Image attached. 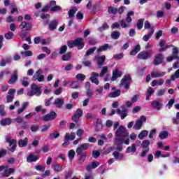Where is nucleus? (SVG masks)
<instances>
[{
	"label": "nucleus",
	"instance_id": "obj_14",
	"mask_svg": "<svg viewBox=\"0 0 179 179\" xmlns=\"http://www.w3.org/2000/svg\"><path fill=\"white\" fill-rule=\"evenodd\" d=\"M6 142H7V143H9L11 148L10 150L12 152H15V150H16V140L11 139L10 136H7L6 137Z\"/></svg>",
	"mask_w": 179,
	"mask_h": 179
},
{
	"label": "nucleus",
	"instance_id": "obj_7",
	"mask_svg": "<svg viewBox=\"0 0 179 179\" xmlns=\"http://www.w3.org/2000/svg\"><path fill=\"white\" fill-rule=\"evenodd\" d=\"M116 136L128 138V132H127L123 126H120L116 131Z\"/></svg>",
	"mask_w": 179,
	"mask_h": 179
},
{
	"label": "nucleus",
	"instance_id": "obj_25",
	"mask_svg": "<svg viewBox=\"0 0 179 179\" xmlns=\"http://www.w3.org/2000/svg\"><path fill=\"white\" fill-rule=\"evenodd\" d=\"M5 167L6 168H4V173H3V177H9V176L15 173V169H13V168L8 169V166H5Z\"/></svg>",
	"mask_w": 179,
	"mask_h": 179
},
{
	"label": "nucleus",
	"instance_id": "obj_55",
	"mask_svg": "<svg viewBox=\"0 0 179 179\" xmlns=\"http://www.w3.org/2000/svg\"><path fill=\"white\" fill-rule=\"evenodd\" d=\"M108 29H110V26H108L107 23H105L101 27L98 28V31H104V30H108Z\"/></svg>",
	"mask_w": 179,
	"mask_h": 179
},
{
	"label": "nucleus",
	"instance_id": "obj_29",
	"mask_svg": "<svg viewBox=\"0 0 179 179\" xmlns=\"http://www.w3.org/2000/svg\"><path fill=\"white\" fill-rule=\"evenodd\" d=\"M122 74L121 73V72L118 70H115L113 72V76H112V78H111V80L113 82H114L115 80H117V79H118V78L121 77Z\"/></svg>",
	"mask_w": 179,
	"mask_h": 179
},
{
	"label": "nucleus",
	"instance_id": "obj_37",
	"mask_svg": "<svg viewBox=\"0 0 179 179\" xmlns=\"http://www.w3.org/2000/svg\"><path fill=\"white\" fill-rule=\"evenodd\" d=\"M29 107V102H24L22 106L17 110V114H22Z\"/></svg>",
	"mask_w": 179,
	"mask_h": 179
},
{
	"label": "nucleus",
	"instance_id": "obj_51",
	"mask_svg": "<svg viewBox=\"0 0 179 179\" xmlns=\"http://www.w3.org/2000/svg\"><path fill=\"white\" fill-rule=\"evenodd\" d=\"M69 87L71 89H79V85L78 83H76V81L69 82Z\"/></svg>",
	"mask_w": 179,
	"mask_h": 179
},
{
	"label": "nucleus",
	"instance_id": "obj_2",
	"mask_svg": "<svg viewBox=\"0 0 179 179\" xmlns=\"http://www.w3.org/2000/svg\"><path fill=\"white\" fill-rule=\"evenodd\" d=\"M131 82H132V78H131V75L127 74L121 80L120 87H124L126 89V90H128L131 86Z\"/></svg>",
	"mask_w": 179,
	"mask_h": 179
},
{
	"label": "nucleus",
	"instance_id": "obj_24",
	"mask_svg": "<svg viewBox=\"0 0 179 179\" xmlns=\"http://www.w3.org/2000/svg\"><path fill=\"white\" fill-rule=\"evenodd\" d=\"M166 75V72H159V71H153L151 72V78H163Z\"/></svg>",
	"mask_w": 179,
	"mask_h": 179
},
{
	"label": "nucleus",
	"instance_id": "obj_54",
	"mask_svg": "<svg viewBox=\"0 0 179 179\" xmlns=\"http://www.w3.org/2000/svg\"><path fill=\"white\" fill-rule=\"evenodd\" d=\"M29 78L28 77H24L22 78V80H21V83L22 85V86H24L25 87H27V86H29Z\"/></svg>",
	"mask_w": 179,
	"mask_h": 179
},
{
	"label": "nucleus",
	"instance_id": "obj_23",
	"mask_svg": "<svg viewBox=\"0 0 179 179\" xmlns=\"http://www.w3.org/2000/svg\"><path fill=\"white\" fill-rule=\"evenodd\" d=\"M111 48H113V46L106 43L102 46H100L97 49L96 52L98 54H100V52H103V51H107V50H111Z\"/></svg>",
	"mask_w": 179,
	"mask_h": 179
},
{
	"label": "nucleus",
	"instance_id": "obj_46",
	"mask_svg": "<svg viewBox=\"0 0 179 179\" xmlns=\"http://www.w3.org/2000/svg\"><path fill=\"white\" fill-rule=\"evenodd\" d=\"M76 78L77 80H79V82H83V80L86 79V76L83 73H78L76 76Z\"/></svg>",
	"mask_w": 179,
	"mask_h": 179
},
{
	"label": "nucleus",
	"instance_id": "obj_10",
	"mask_svg": "<svg viewBox=\"0 0 179 179\" xmlns=\"http://www.w3.org/2000/svg\"><path fill=\"white\" fill-rule=\"evenodd\" d=\"M118 115H120L121 120H124L125 117L128 115V109L124 106L117 108L116 111Z\"/></svg>",
	"mask_w": 179,
	"mask_h": 179
},
{
	"label": "nucleus",
	"instance_id": "obj_21",
	"mask_svg": "<svg viewBox=\"0 0 179 179\" xmlns=\"http://www.w3.org/2000/svg\"><path fill=\"white\" fill-rule=\"evenodd\" d=\"M74 44L76 47H78V50H82V48L85 47V43H83V38H78L76 40H75Z\"/></svg>",
	"mask_w": 179,
	"mask_h": 179
},
{
	"label": "nucleus",
	"instance_id": "obj_53",
	"mask_svg": "<svg viewBox=\"0 0 179 179\" xmlns=\"http://www.w3.org/2000/svg\"><path fill=\"white\" fill-rule=\"evenodd\" d=\"M71 57H72V53L68 52L62 57V61H69V59H71Z\"/></svg>",
	"mask_w": 179,
	"mask_h": 179
},
{
	"label": "nucleus",
	"instance_id": "obj_9",
	"mask_svg": "<svg viewBox=\"0 0 179 179\" xmlns=\"http://www.w3.org/2000/svg\"><path fill=\"white\" fill-rule=\"evenodd\" d=\"M94 61L96 62L98 66L101 68L102 66L104 65V62H106V56L105 55H96L94 58Z\"/></svg>",
	"mask_w": 179,
	"mask_h": 179
},
{
	"label": "nucleus",
	"instance_id": "obj_18",
	"mask_svg": "<svg viewBox=\"0 0 179 179\" xmlns=\"http://www.w3.org/2000/svg\"><path fill=\"white\" fill-rule=\"evenodd\" d=\"M164 59V56L163 55V54H158L157 55H155V57L153 61V64L154 65H160V64L163 63V60Z\"/></svg>",
	"mask_w": 179,
	"mask_h": 179
},
{
	"label": "nucleus",
	"instance_id": "obj_61",
	"mask_svg": "<svg viewBox=\"0 0 179 179\" xmlns=\"http://www.w3.org/2000/svg\"><path fill=\"white\" fill-rule=\"evenodd\" d=\"M50 127H51V124H43L41 127V132H47V131L50 129Z\"/></svg>",
	"mask_w": 179,
	"mask_h": 179
},
{
	"label": "nucleus",
	"instance_id": "obj_27",
	"mask_svg": "<svg viewBox=\"0 0 179 179\" xmlns=\"http://www.w3.org/2000/svg\"><path fill=\"white\" fill-rule=\"evenodd\" d=\"M136 146H138L136 144H131L127 148L126 153H131L134 155L136 152Z\"/></svg>",
	"mask_w": 179,
	"mask_h": 179
},
{
	"label": "nucleus",
	"instance_id": "obj_11",
	"mask_svg": "<svg viewBox=\"0 0 179 179\" xmlns=\"http://www.w3.org/2000/svg\"><path fill=\"white\" fill-rule=\"evenodd\" d=\"M122 143L124 145H129V138L128 137H117L115 140V145H122Z\"/></svg>",
	"mask_w": 179,
	"mask_h": 179
},
{
	"label": "nucleus",
	"instance_id": "obj_52",
	"mask_svg": "<svg viewBox=\"0 0 179 179\" xmlns=\"http://www.w3.org/2000/svg\"><path fill=\"white\" fill-rule=\"evenodd\" d=\"M64 142L62 144V146H68L69 145V133H66L64 136Z\"/></svg>",
	"mask_w": 179,
	"mask_h": 179
},
{
	"label": "nucleus",
	"instance_id": "obj_6",
	"mask_svg": "<svg viewBox=\"0 0 179 179\" xmlns=\"http://www.w3.org/2000/svg\"><path fill=\"white\" fill-rule=\"evenodd\" d=\"M143 122H146V117L145 116H141L139 120H138L134 126V129H136V131H139L142 128V126L143 125Z\"/></svg>",
	"mask_w": 179,
	"mask_h": 179
},
{
	"label": "nucleus",
	"instance_id": "obj_34",
	"mask_svg": "<svg viewBox=\"0 0 179 179\" xmlns=\"http://www.w3.org/2000/svg\"><path fill=\"white\" fill-rule=\"evenodd\" d=\"M1 125L6 127V125H10L12 124V120L10 118H4L0 121Z\"/></svg>",
	"mask_w": 179,
	"mask_h": 179
},
{
	"label": "nucleus",
	"instance_id": "obj_57",
	"mask_svg": "<svg viewBox=\"0 0 179 179\" xmlns=\"http://www.w3.org/2000/svg\"><path fill=\"white\" fill-rule=\"evenodd\" d=\"M179 78V69L175 72L174 74L171 76V80H176V79H178Z\"/></svg>",
	"mask_w": 179,
	"mask_h": 179
},
{
	"label": "nucleus",
	"instance_id": "obj_38",
	"mask_svg": "<svg viewBox=\"0 0 179 179\" xmlns=\"http://www.w3.org/2000/svg\"><path fill=\"white\" fill-rule=\"evenodd\" d=\"M108 13L110 15H117L118 13V9L113 6L108 7Z\"/></svg>",
	"mask_w": 179,
	"mask_h": 179
},
{
	"label": "nucleus",
	"instance_id": "obj_3",
	"mask_svg": "<svg viewBox=\"0 0 179 179\" xmlns=\"http://www.w3.org/2000/svg\"><path fill=\"white\" fill-rule=\"evenodd\" d=\"M27 96L33 97V96H41V90L36 84H32L31 86V90L27 92Z\"/></svg>",
	"mask_w": 179,
	"mask_h": 179
},
{
	"label": "nucleus",
	"instance_id": "obj_17",
	"mask_svg": "<svg viewBox=\"0 0 179 179\" xmlns=\"http://www.w3.org/2000/svg\"><path fill=\"white\" fill-rule=\"evenodd\" d=\"M99 73L92 72L91 73V76L90 77V80H91L92 83H94L96 85H99L100 82L99 81Z\"/></svg>",
	"mask_w": 179,
	"mask_h": 179
},
{
	"label": "nucleus",
	"instance_id": "obj_49",
	"mask_svg": "<svg viewBox=\"0 0 179 179\" xmlns=\"http://www.w3.org/2000/svg\"><path fill=\"white\" fill-rule=\"evenodd\" d=\"M148 134H149V131H148V130H143L138 134V138L143 139V138H145V136H148Z\"/></svg>",
	"mask_w": 179,
	"mask_h": 179
},
{
	"label": "nucleus",
	"instance_id": "obj_32",
	"mask_svg": "<svg viewBox=\"0 0 179 179\" xmlns=\"http://www.w3.org/2000/svg\"><path fill=\"white\" fill-rule=\"evenodd\" d=\"M153 33H155V29H153V28H150V29L148 32V34L145 35L143 37V41H149V38H150V37H152V36L153 35Z\"/></svg>",
	"mask_w": 179,
	"mask_h": 179
},
{
	"label": "nucleus",
	"instance_id": "obj_62",
	"mask_svg": "<svg viewBox=\"0 0 179 179\" xmlns=\"http://www.w3.org/2000/svg\"><path fill=\"white\" fill-rule=\"evenodd\" d=\"M57 138H59V134L57 131L51 134L49 136V139H57Z\"/></svg>",
	"mask_w": 179,
	"mask_h": 179
},
{
	"label": "nucleus",
	"instance_id": "obj_45",
	"mask_svg": "<svg viewBox=\"0 0 179 179\" xmlns=\"http://www.w3.org/2000/svg\"><path fill=\"white\" fill-rule=\"evenodd\" d=\"M169 136V132L166 131H162L159 134V138L160 139H166Z\"/></svg>",
	"mask_w": 179,
	"mask_h": 179
},
{
	"label": "nucleus",
	"instance_id": "obj_39",
	"mask_svg": "<svg viewBox=\"0 0 179 179\" xmlns=\"http://www.w3.org/2000/svg\"><path fill=\"white\" fill-rule=\"evenodd\" d=\"M110 36L113 40H118L120 38V36H121V33H120V31H113L111 33Z\"/></svg>",
	"mask_w": 179,
	"mask_h": 179
},
{
	"label": "nucleus",
	"instance_id": "obj_15",
	"mask_svg": "<svg viewBox=\"0 0 179 179\" xmlns=\"http://www.w3.org/2000/svg\"><path fill=\"white\" fill-rule=\"evenodd\" d=\"M112 90L113 92L108 94V97H110V99H115V97L121 96V90H116L115 87H113Z\"/></svg>",
	"mask_w": 179,
	"mask_h": 179
},
{
	"label": "nucleus",
	"instance_id": "obj_4",
	"mask_svg": "<svg viewBox=\"0 0 179 179\" xmlns=\"http://www.w3.org/2000/svg\"><path fill=\"white\" fill-rule=\"evenodd\" d=\"M45 79V77L43 75V70H41V69L36 71L32 77V80L34 81L44 82Z\"/></svg>",
	"mask_w": 179,
	"mask_h": 179
},
{
	"label": "nucleus",
	"instance_id": "obj_20",
	"mask_svg": "<svg viewBox=\"0 0 179 179\" xmlns=\"http://www.w3.org/2000/svg\"><path fill=\"white\" fill-rule=\"evenodd\" d=\"M100 166V163L97 161L92 162L91 164L86 166L85 169L87 171H90V170H93L94 169H97Z\"/></svg>",
	"mask_w": 179,
	"mask_h": 179
},
{
	"label": "nucleus",
	"instance_id": "obj_43",
	"mask_svg": "<svg viewBox=\"0 0 179 179\" xmlns=\"http://www.w3.org/2000/svg\"><path fill=\"white\" fill-rule=\"evenodd\" d=\"M147 92H148V94H147L145 99L149 100V99H150V96H152V94H153V93H155V90H153L152 87H150L147 90Z\"/></svg>",
	"mask_w": 179,
	"mask_h": 179
},
{
	"label": "nucleus",
	"instance_id": "obj_16",
	"mask_svg": "<svg viewBox=\"0 0 179 179\" xmlns=\"http://www.w3.org/2000/svg\"><path fill=\"white\" fill-rule=\"evenodd\" d=\"M17 73H18L17 69H16L13 71V75L11 76L9 80L8 81V83L9 85H15V83H16V82H17V79H18Z\"/></svg>",
	"mask_w": 179,
	"mask_h": 179
},
{
	"label": "nucleus",
	"instance_id": "obj_13",
	"mask_svg": "<svg viewBox=\"0 0 179 179\" xmlns=\"http://www.w3.org/2000/svg\"><path fill=\"white\" fill-rule=\"evenodd\" d=\"M159 45L160 48L158 50L159 52H163L164 51H166L167 48H170V47H173V45H166V41L162 39L159 43Z\"/></svg>",
	"mask_w": 179,
	"mask_h": 179
},
{
	"label": "nucleus",
	"instance_id": "obj_47",
	"mask_svg": "<svg viewBox=\"0 0 179 179\" xmlns=\"http://www.w3.org/2000/svg\"><path fill=\"white\" fill-rule=\"evenodd\" d=\"M150 145V141H149V140H144L141 143V146L143 149H149Z\"/></svg>",
	"mask_w": 179,
	"mask_h": 179
},
{
	"label": "nucleus",
	"instance_id": "obj_44",
	"mask_svg": "<svg viewBox=\"0 0 179 179\" xmlns=\"http://www.w3.org/2000/svg\"><path fill=\"white\" fill-rule=\"evenodd\" d=\"M145 22V18H141L138 20L136 26L138 30H141L143 27V22Z\"/></svg>",
	"mask_w": 179,
	"mask_h": 179
},
{
	"label": "nucleus",
	"instance_id": "obj_22",
	"mask_svg": "<svg viewBox=\"0 0 179 179\" xmlns=\"http://www.w3.org/2000/svg\"><path fill=\"white\" fill-rule=\"evenodd\" d=\"M151 106L155 110H157V111L162 110V107H163V103H162L159 101H152L151 103Z\"/></svg>",
	"mask_w": 179,
	"mask_h": 179
},
{
	"label": "nucleus",
	"instance_id": "obj_19",
	"mask_svg": "<svg viewBox=\"0 0 179 179\" xmlns=\"http://www.w3.org/2000/svg\"><path fill=\"white\" fill-rule=\"evenodd\" d=\"M16 93V90L15 89H10L8 90V95L7 96V103H12L13 99H15V94Z\"/></svg>",
	"mask_w": 179,
	"mask_h": 179
},
{
	"label": "nucleus",
	"instance_id": "obj_50",
	"mask_svg": "<svg viewBox=\"0 0 179 179\" xmlns=\"http://www.w3.org/2000/svg\"><path fill=\"white\" fill-rule=\"evenodd\" d=\"M178 54H179V50L178 48L174 47L172 49V56L174 57V58H178Z\"/></svg>",
	"mask_w": 179,
	"mask_h": 179
},
{
	"label": "nucleus",
	"instance_id": "obj_8",
	"mask_svg": "<svg viewBox=\"0 0 179 179\" xmlns=\"http://www.w3.org/2000/svg\"><path fill=\"white\" fill-rule=\"evenodd\" d=\"M55 118H57V113L54 111H52L50 113L42 117L41 120H42V121L48 122V121H52L53 120H55Z\"/></svg>",
	"mask_w": 179,
	"mask_h": 179
},
{
	"label": "nucleus",
	"instance_id": "obj_58",
	"mask_svg": "<svg viewBox=\"0 0 179 179\" xmlns=\"http://www.w3.org/2000/svg\"><path fill=\"white\" fill-rule=\"evenodd\" d=\"M97 48H96V46L91 48L90 49H89L85 55L87 57H89V55H92V54H93V52H94L96 51Z\"/></svg>",
	"mask_w": 179,
	"mask_h": 179
},
{
	"label": "nucleus",
	"instance_id": "obj_26",
	"mask_svg": "<svg viewBox=\"0 0 179 179\" xmlns=\"http://www.w3.org/2000/svg\"><path fill=\"white\" fill-rule=\"evenodd\" d=\"M64 99H62V98H57L55 100L54 104L58 108H61V107H62L64 106Z\"/></svg>",
	"mask_w": 179,
	"mask_h": 179
},
{
	"label": "nucleus",
	"instance_id": "obj_48",
	"mask_svg": "<svg viewBox=\"0 0 179 179\" xmlns=\"http://www.w3.org/2000/svg\"><path fill=\"white\" fill-rule=\"evenodd\" d=\"M108 72V67L107 66H103L102 67V69L99 73L100 78H103Z\"/></svg>",
	"mask_w": 179,
	"mask_h": 179
},
{
	"label": "nucleus",
	"instance_id": "obj_59",
	"mask_svg": "<svg viewBox=\"0 0 179 179\" xmlns=\"http://www.w3.org/2000/svg\"><path fill=\"white\" fill-rule=\"evenodd\" d=\"M35 169L37 171H41V173L45 171V167L43 165H37Z\"/></svg>",
	"mask_w": 179,
	"mask_h": 179
},
{
	"label": "nucleus",
	"instance_id": "obj_12",
	"mask_svg": "<svg viewBox=\"0 0 179 179\" xmlns=\"http://www.w3.org/2000/svg\"><path fill=\"white\" fill-rule=\"evenodd\" d=\"M152 52L150 50V52L148 51H143L141 52L138 55L137 57L139 59H149L152 57Z\"/></svg>",
	"mask_w": 179,
	"mask_h": 179
},
{
	"label": "nucleus",
	"instance_id": "obj_60",
	"mask_svg": "<svg viewBox=\"0 0 179 179\" xmlns=\"http://www.w3.org/2000/svg\"><path fill=\"white\" fill-rule=\"evenodd\" d=\"M59 10H62V8L59 6H55L50 8V12H59Z\"/></svg>",
	"mask_w": 179,
	"mask_h": 179
},
{
	"label": "nucleus",
	"instance_id": "obj_31",
	"mask_svg": "<svg viewBox=\"0 0 179 179\" xmlns=\"http://www.w3.org/2000/svg\"><path fill=\"white\" fill-rule=\"evenodd\" d=\"M20 28L24 30L29 31L31 29V25H30L29 23H27L26 22H22L20 25Z\"/></svg>",
	"mask_w": 179,
	"mask_h": 179
},
{
	"label": "nucleus",
	"instance_id": "obj_30",
	"mask_svg": "<svg viewBox=\"0 0 179 179\" xmlns=\"http://www.w3.org/2000/svg\"><path fill=\"white\" fill-rule=\"evenodd\" d=\"M164 83V80L159 79V80H154L151 83V86L155 87V86H162Z\"/></svg>",
	"mask_w": 179,
	"mask_h": 179
},
{
	"label": "nucleus",
	"instance_id": "obj_35",
	"mask_svg": "<svg viewBox=\"0 0 179 179\" xmlns=\"http://www.w3.org/2000/svg\"><path fill=\"white\" fill-rule=\"evenodd\" d=\"M38 160V157L34 155H30L27 158V163H33V162H37Z\"/></svg>",
	"mask_w": 179,
	"mask_h": 179
},
{
	"label": "nucleus",
	"instance_id": "obj_36",
	"mask_svg": "<svg viewBox=\"0 0 179 179\" xmlns=\"http://www.w3.org/2000/svg\"><path fill=\"white\" fill-rule=\"evenodd\" d=\"M140 51H141V45L139 44H138L131 51L130 55H136L138 54V52H139Z\"/></svg>",
	"mask_w": 179,
	"mask_h": 179
},
{
	"label": "nucleus",
	"instance_id": "obj_56",
	"mask_svg": "<svg viewBox=\"0 0 179 179\" xmlns=\"http://www.w3.org/2000/svg\"><path fill=\"white\" fill-rule=\"evenodd\" d=\"M10 73V71L8 70H5L3 71H0V82L3 79L5 75H9Z\"/></svg>",
	"mask_w": 179,
	"mask_h": 179
},
{
	"label": "nucleus",
	"instance_id": "obj_64",
	"mask_svg": "<svg viewBox=\"0 0 179 179\" xmlns=\"http://www.w3.org/2000/svg\"><path fill=\"white\" fill-rule=\"evenodd\" d=\"M13 32H8L5 34L4 37L6 40H12V38H13Z\"/></svg>",
	"mask_w": 179,
	"mask_h": 179
},
{
	"label": "nucleus",
	"instance_id": "obj_1",
	"mask_svg": "<svg viewBox=\"0 0 179 179\" xmlns=\"http://www.w3.org/2000/svg\"><path fill=\"white\" fill-rule=\"evenodd\" d=\"M135 15V12L133 10H130L127 13L126 19H122L120 20V23L114 22L111 25L112 29H120V25L121 26L122 29H128L129 26H131V23H132V17L131 16H134Z\"/></svg>",
	"mask_w": 179,
	"mask_h": 179
},
{
	"label": "nucleus",
	"instance_id": "obj_41",
	"mask_svg": "<svg viewBox=\"0 0 179 179\" xmlns=\"http://www.w3.org/2000/svg\"><path fill=\"white\" fill-rule=\"evenodd\" d=\"M76 12H78V8H76L70 9L68 12L69 19H72L75 16V13H76Z\"/></svg>",
	"mask_w": 179,
	"mask_h": 179
},
{
	"label": "nucleus",
	"instance_id": "obj_42",
	"mask_svg": "<svg viewBox=\"0 0 179 179\" xmlns=\"http://www.w3.org/2000/svg\"><path fill=\"white\" fill-rule=\"evenodd\" d=\"M103 129V123L101 119H97L96 124V131H101Z\"/></svg>",
	"mask_w": 179,
	"mask_h": 179
},
{
	"label": "nucleus",
	"instance_id": "obj_63",
	"mask_svg": "<svg viewBox=\"0 0 179 179\" xmlns=\"http://www.w3.org/2000/svg\"><path fill=\"white\" fill-rule=\"evenodd\" d=\"M21 55H24V57H31L33 55V52L30 50H27L25 52H21Z\"/></svg>",
	"mask_w": 179,
	"mask_h": 179
},
{
	"label": "nucleus",
	"instance_id": "obj_33",
	"mask_svg": "<svg viewBox=\"0 0 179 179\" xmlns=\"http://www.w3.org/2000/svg\"><path fill=\"white\" fill-rule=\"evenodd\" d=\"M58 26V20H55L49 23V29L51 31L55 30Z\"/></svg>",
	"mask_w": 179,
	"mask_h": 179
},
{
	"label": "nucleus",
	"instance_id": "obj_5",
	"mask_svg": "<svg viewBox=\"0 0 179 179\" xmlns=\"http://www.w3.org/2000/svg\"><path fill=\"white\" fill-rule=\"evenodd\" d=\"M89 143H83L77 148L76 152L77 153V155H86L85 150H87V149H89Z\"/></svg>",
	"mask_w": 179,
	"mask_h": 179
},
{
	"label": "nucleus",
	"instance_id": "obj_40",
	"mask_svg": "<svg viewBox=\"0 0 179 179\" xmlns=\"http://www.w3.org/2000/svg\"><path fill=\"white\" fill-rule=\"evenodd\" d=\"M113 157H115V159L116 160H121V159H124V155H122V153H120L117 151H115L113 153Z\"/></svg>",
	"mask_w": 179,
	"mask_h": 179
},
{
	"label": "nucleus",
	"instance_id": "obj_28",
	"mask_svg": "<svg viewBox=\"0 0 179 179\" xmlns=\"http://www.w3.org/2000/svg\"><path fill=\"white\" fill-rule=\"evenodd\" d=\"M28 143H29V138H27V137L24 138V139H20L18 141V146L20 148H25V146H27Z\"/></svg>",
	"mask_w": 179,
	"mask_h": 179
}]
</instances>
